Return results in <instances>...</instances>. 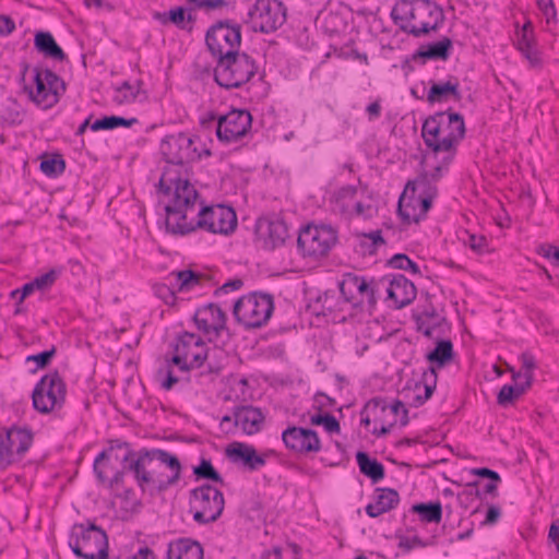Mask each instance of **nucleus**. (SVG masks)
I'll return each mask as SVG.
<instances>
[{
    "label": "nucleus",
    "instance_id": "nucleus-1",
    "mask_svg": "<svg viewBox=\"0 0 559 559\" xmlns=\"http://www.w3.org/2000/svg\"><path fill=\"white\" fill-rule=\"evenodd\" d=\"M158 190L166 195L171 194L170 202L165 206L166 230L171 235L186 236L201 229L228 236L237 228V215L231 206L201 205L195 212L198 191L187 178L176 177L173 169L162 174Z\"/></svg>",
    "mask_w": 559,
    "mask_h": 559
},
{
    "label": "nucleus",
    "instance_id": "nucleus-2",
    "mask_svg": "<svg viewBox=\"0 0 559 559\" xmlns=\"http://www.w3.org/2000/svg\"><path fill=\"white\" fill-rule=\"evenodd\" d=\"M110 457L124 464V468L133 474L142 491L148 485L164 491L176 485L181 477V463L176 455L160 449L142 448L135 451L129 442L112 439L94 461V473L102 484L107 480Z\"/></svg>",
    "mask_w": 559,
    "mask_h": 559
},
{
    "label": "nucleus",
    "instance_id": "nucleus-3",
    "mask_svg": "<svg viewBox=\"0 0 559 559\" xmlns=\"http://www.w3.org/2000/svg\"><path fill=\"white\" fill-rule=\"evenodd\" d=\"M390 15L403 33L416 38L438 31L444 23L443 9L432 0H399Z\"/></svg>",
    "mask_w": 559,
    "mask_h": 559
},
{
    "label": "nucleus",
    "instance_id": "nucleus-4",
    "mask_svg": "<svg viewBox=\"0 0 559 559\" xmlns=\"http://www.w3.org/2000/svg\"><path fill=\"white\" fill-rule=\"evenodd\" d=\"M464 118L459 112L451 110L439 111L429 116L423 123L421 136L425 144L433 153L447 152L454 154L457 144L465 136ZM453 155L445 157L449 164Z\"/></svg>",
    "mask_w": 559,
    "mask_h": 559
},
{
    "label": "nucleus",
    "instance_id": "nucleus-5",
    "mask_svg": "<svg viewBox=\"0 0 559 559\" xmlns=\"http://www.w3.org/2000/svg\"><path fill=\"white\" fill-rule=\"evenodd\" d=\"M438 194L436 185H431L427 173L408 181L399 200L397 212L404 223H419L432 206Z\"/></svg>",
    "mask_w": 559,
    "mask_h": 559
},
{
    "label": "nucleus",
    "instance_id": "nucleus-6",
    "mask_svg": "<svg viewBox=\"0 0 559 559\" xmlns=\"http://www.w3.org/2000/svg\"><path fill=\"white\" fill-rule=\"evenodd\" d=\"M69 546L78 558L107 559L108 536L94 523L74 524L69 536Z\"/></svg>",
    "mask_w": 559,
    "mask_h": 559
},
{
    "label": "nucleus",
    "instance_id": "nucleus-7",
    "mask_svg": "<svg viewBox=\"0 0 559 559\" xmlns=\"http://www.w3.org/2000/svg\"><path fill=\"white\" fill-rule=\"evenodd\" d=\"M254 59L246 52H235L216 60L214 79L226 88H238L249 82L257 73Z\"/></svg>",
    "mask_w": 559,
    "mask_h": 559
},
{
    "label": "nucleus",
    "instance_id": "nucleus-8",
    "mask_svg": "<svg viewBox=\"0 0 559 559\" xmlns=\"http://www.w3.org/2000/svg\"><path fill=\"white\" fill-rule=\"evenodd\" d=\"M33 86H25L28 97L43 109L52 108L66 93L64 81L53 71L43 67H34Z\"/></svg>",
    "mask_w": 559,
    "mask_h": 559
},
{
    "label": "nucleus",
    "instance_id": "nucleus-9",
    "mask_svg": "<svg viewBox=\"0 0 559 559\" xmlns=\"http://www.w3.org/2000/svg\"><path fill=\"white\" fill-rule=\"evenodd\" d=\"M274 310L273 297L270 294L252 293L239 298L234 306V317L247 329L264 325Z\"/></svg>",
    "mask_w": 559,
    "mask_h": 559
},
{
    "label": "nucleus",
    "instance_id": "nucleus-10",
    "mask_svg": "<svg viewBox=\"0 0 559 559\" xmlns=\"http://www.w3.org/2000/svg\"><path fill=\"white\" fill-rule=\"evenodd\" d=\"M190 512L201 525L216 522L225 507L224 495L212 485L204 484L190 491Z\"/></svg>",
    "mask_w": 559,
    "mask_h": 559
},
{
    "label": "nucleus",
    "instance_id": "nucleus-11",
    "mask_svg": "<svg viewBox=\"0 0 559 559\" xmlns=\"http://www.w3.org/2000/svg\"><path fill=\"white\" fill-rule=\"evenodd\" d=\"M67 385L58 371L44 376L35 385L32 394L34 408L48 414L60 409L66 401Z\"/></svg>",
    "mask_w": 559,
    "mask_h": 559
},
{
    "label": "nucleus",
    "instance_id": "nucleus-12",
    "mask_svg": "<svg viewBox=\"0 0 559 559\" xmlns=\"http://www.w3.org/2000/svg\"><path fill=\"white\" fill-rule=\"evenodd\" d=\"M386 280L368 282L365 277L353 273H346L340 283V292L344 301L350 302L354 307H362L366 301L371 310L377 305V295L380 293Z\"/></svg>",
    "mask_w": 559,
    "mask_h": 559
},
{
    "label": "nucleus",
    "instance_id": "nucleus-13",
    "mask_svg": "<svg viewBox=\"0 0 559 559\" xmlns=\"http://www.w3.org/2000/svg\"><path fill=\"white\" fill-rule=\"evenodd\" d=\"M286 11L283 2L278 0H257L249 9L245 22L253 32L273 33L286 22Z\"/></svg>",
    "mask_w": 559,
    "mask_h": 559
},
{
    "label": "nucleus",
    "instance_id": "nucleus-14",
    "mask_svg": "<svg viewBox=\"0 0 559 559\" xmlns=\"http://www.w3.org/2000/svg\"><path fill=\"white\" fill-rule=\"evenodd\" d=\"M160 153L170 166L167 169H173L175 176L181 178L176 166H185L195 160H199L202 153L198 150L194 140L186 133H177L167 135L160 143Z\"/></svg>",
    "mask_w": 559,
    "mask_h": 559
},
{
    "label": "nucleus",
    "instance_id": "nucleus-15",
    "mask_svg": "<svg viewBox=\"0 0 559 559\" xmlns=\"http://www.w3.org/2000/svg\"><path fill=\"white\" fill-rule=\"evenodd\" d=\"M171 364L182 371L203 367L209 359V350L200 336L185 332L180 334L173 346Z\"/></svg>",
    "mask_w": 559,
    "mask_h": 559
},
{
    "label": "nucleus",
    "instance_id": "nucleus-16",
    "mask_svg": "<svg viewBox=\"0 0 559 559\" xmlns=\"http://www.w3.org/2000/svg\"><path fill=\"white\" fill-rule=\"evenodd\" d=\"M205 43L216 60L238 52L241 44V27L229 21H219L206 32Z\"/></svg>",
    "mask_w": 559,
    "mask_h": 559
},
{
    "label": "nucleus",
    "instance_id": "nucleus-17",
    "mask_svg": "<svg viewBox=\"0 0 559 559\" xmlns=\"http://www.w3.org/2000/svg\"><path fill=\"white\" fill-rule=\"evenodd\" d=\"M366 411H372L373 420L381 424L380 428L374 427L371 431L376 437L386 436L397 424L399 416L401 426H406L409 421L408 411L399 400L388 404L383 397H373L366 403Z\"/></svg>",
    "mask_w": 559,
    "mask_h": 559
},
{
    "label": "nucleus",
    "instance_id": "nucleus-18",
    "mask_svg": "<svg viewBox=\"0 0 559 559\" xmlns=\"http://www.w3.org/2000/svg\"><path fill=\"white\" fill-rule=\"evenodd\" d=\"M336 231L331 226L308 225L299 231L297 246L305 257H323L336 242Z\"/></svg>",
    "mask_w": 559,
    "mask_h": 559
},
{
    "label": "nucleus",
    "instance_id": "nucleus-19",
    "mask_svg": "<svg viewBox=\"0 0 559 559\" xmlns=\"http://www.w3.org/2000/svg\"><path fill=\"white\" fill-rule=\"evenodd\" d=\"M252 116L246 109H233L217 118L216 135L223 143L242 139L251 129Z\"/></svg>",
    "mask_w": 559,
    "mask_h": 559
},
{
    "label": "nucleus",
    "instance_id": "nucleus-20",
    "mask_svg": "<svg viewBox=\"0 0 559 559\" xmlns=\"http://www.w3.org/2000/svg\"><path fill=\"white\" fill-rule=\"evenodd\" d=\"M282 441L289 451L307 455L321 450L318 432L310 428L289 426L282 432Z\"/></svg>",
    "mask_w": 559,
    "mask_h": 559
},
{
    "label": "nucleus",
    "instance_id": "nucleus-21",
    "mask_svg": "<svg viewBox=\"0 0 559 559\" xmlns=\"http://www.w3.org/2000/svg\"><path fill=\"white\" fill-rule=\"evenodd\" d=\"M255 236L263 249L274 250L285 243L288 227L278 217H261L255 223Z\"/></svg>",
    "mask_w": 559,
    "mask_h": 559
},
{
    "label": "nucleus",
    "instance_id": "nucleus-22",
    "mask_svg": "<svg viewBox=\"0 0 559 559\" xmlns=\"http://www.w3.org/2000/svg\"><path fill=\"white\" fill-rule=\"evenodd\" d=\"M226 313L215 304H209L199 308L193 321L199 331L213 342L226 329Z\"/></svg>",
    "mask_w": 559,
    "mask_h": 559
},
{
    "label": "nucleus",
    "instance_id": "nucleus-23",
    "mask_svg": "<svg viewBox=\"0 0 559 559\" xmlns=\"http://www.w3.org/2000/svg\"><path fill=\"white\" fill-rule=\"evenodd\" d=\"M170 286L166 284H157L154 290L157 297L163 299L166 304H173L175 300V288L178 292H190L197 286L201 285L202 275L191 270H182L173 272L169 275Z\"/></svg>",
    "mask_w": 559,
    "mask_h": 559
},
{
    "label": "nucleus",
    "instance_id": "nucleus-24",
    "mask_svg": "<svg viewBox=\"0 0 559 559\" xmlns=\"http://www.w3.org/2000/svg\"><path fill=\"white\" fill-rule=\"evenodd\" d=\"M386 283L382 288H385L386 299L392 301L395 309H402L413 302L416 298L417 289L413 282L402 274L383 276Z\"/></svg>",
    "mask_w": 559,
    "mask_h": 559
},
{
    "label": "nucleus",
    "instance_id": "nucleus-25",
    "mask_svg": "<svg viewBox=\"0 0 559 559\" xmlns=\"http://www.w3.org/2000/svg\"><path fill=\"white\" fill-rule=\"evenodd\" d=\"M235 427L243 433L252 436L258 433L265 420V416L259 407L252 405L234 406Z\"/></svg>",
    "mask_w": 559,
    "mask_h": 559
},
{
    "label": "nucleus",
    "instance_id": "nucleus-26",
    "mask_svg": "<svg viewBox=\"0 0 559 559\" xmlns=\"http://www.w3.org/2000/svg\"><path fill=\"white\" fill-rule=\"evenodd\" d=\"M227 456L234 463H242L249 471H258L266 463V454H258L253 445L242 442H234L226 449Z\"/></svg>",
    "mask_w": 559,
    "mask_h": 559
},
{
    "label": "nucleus",
    "instance_id": "nucleus-27",
    "mask_svg": "<svg viewBox=\"0 0 559 559\" xmlns=\"http://www.w3.org/2000/svg\"><path fill=\"white\" fill-rule=\"evenodd\" d=\"M460 100V82L457 78H450L447 82L432 83L428 91L427 102L429 104L444 103L449 99Z\"/></svg>",
    "mask_w": 559,
    "mask_h": 559
},
{
    "label": "nucleus",
    "instance_id": "nucleus-28",
    "mask_svg": "<svg viewBox=\"0 0 559 559\" xmlns=\"http://www.w3.org/2000/svg\"><path fill=\"white\" fill-rule=\"evenodd\" d=\"M377 498L374 503L366 507V513L370 518H377L385 512L395 509L400 502V495L393 488H377Z\"/></svg>",
    "mask_w": 559,
    "mask_h": 559
},
{
    "label": "nucleus",
    "instance_id": "nucleus-29",
    "mask_svg": "<svg viewBox=\"0 0 559 559\" xmlns=\"http://www.w3.org/2000/svg\"><path fill=\"white\" fill-rule=\"evenodd\" d=\"M166 559H203V548L199 542L179 538L168 544Z\"/></svg>",
    "mask_w": 559,
    "mask_h": 559
},
{
    "label": "nucleus",
    "instance_id": "nucleus-30",
    "mask_svg": "<svg viewBox=\"0 0 559 559\" xmlns=\"http://www.w3.org/2000/svg\"><path fill=\"white\" fill-rule=\"evenodd\" d=\"M452 48V40L449 37H443L439 41L421 45L413 55V60L423 59L424 62L427 60L445 61L449 59Z\"/></svg>",
    "mask_w": 559,
    "mask_h": 559
},
{
    "label": "nucleus",
    "instance_id": "nucleus-31",
    "mask_svg": "<svg viewBox=\"0 0 559 559\" xmlns=\"http://www.w3.org/2000/svg\"><path fill=\"white\" fill-rule=\"evenodd\" d=\"M516 47L533 66L540 63L539 52L535 48L533 25L526 22L518 32Z\"/></svg>",
    "mask_w": 559,
    "mask_h": 559
},
{
    "label": "nucleus",
    "instance_id": "nucleus-32",
    "mask_svg": "<svg viewBox=\"0 0 559 559\" xmlns=\"http://www.w3.org/2000/svg\"><path fill=\"white\" fill-rule=\"evenodd\" d=\"M34 46L36 50L43 53L46 58L63 61L67 55L62 48L57 44L50 32L39 31L35 34Z\"/></svg>",
    "mask_w": 559,
    "mask_h": 559
},
{
    "label": "nucleus",
    "instance_id": "nucleus-33",
    "mask_svg": "<svg viewBox=\"0 0 559 559\" xmlns=\"http://www.w3.org/2000/svg\"><path fill=\"white\" fill-rule=\"evenodd\" d=\"M153 17L163 25L174 24L180 29L191 31L195 17L191 13L186 14V9L176 7L169 12H155Z\"/></svg>",
    "mask_w": 559,
    "mask_h": 559
},
{
    "label": "nucleus",
    "instance_id": "nucleus-34",
    "mask_svg": "<svg viewBox=\"0 0 559 559\" xmlns=\"http://www.w3.org/2000/svg\"><path fill=\"white\" fill-rule=\"evenodd\" d=\"M5 442L12 448V453L23 455L33 442V435L28 429L11 427L5 430Z\"/></svg>",
    "mask_w": 559,
    "mask_h": 559
},
{
    "label": "nucleus",
    "instance_id": "nucleus-35",
    "mask_svg": "<svg viewBox=\"0 0 559 559\" xmlns=\"http://www.w3.org/2000/svg\"><path fill=\"white\" fill-rule=\"evenodd\" d=\"M356 461L360 473L370 478L373 484L384 478V466L378 460L371 459L368 453L358 451L356 453Z\"/></svg>",
    "mask_w": 559,
    "mask_h": 559
},
{
    "label": "nucleus",
    "instance_id": "nucleus-36",
    "mask_svg": "<svg viewBox=\"0 0 559 559\" xmlns=\"http://www.w3.org/2000/svg\"><path fill=\"white\" fill-rule=\"evenodd\" d=\"M441 320L433 307L426 308L416 317L417 331L427 337H431L433 330L440 325Z\"/></svg>",
    "mask_w": 559,
    "mask_h": 559
},
{
    "label": "nucleus",
    "instance_id": "nucleus-37",
    "mask_svg": "<svg viewBox=\"0 0 559 559\" xmlns=\"http://www.w3.org/2000/svg\"><path fill=\"white\" fill-rule=\"evenodd\" d=\"M427 360L436 364L439 368L444 367L453 358V344L450 340L437 342L433 350L427 354Z\"/></svg>",
    "mask_w": 559,
    "mask_h": 559
},
{
    "label": "nucleus",
    "instance_id": "nucleus-38",
    "mask_svg": "<svg viewBox=\"0 0 559 559\" xmlns=\"http://www.w3.org/2000/svg\"><path fill=\"white\" fill-rule=\"evenodd\" d=\"M412 512L418 514L423 522L439 523L442 518V506L439 501L416 503L412 507Z\"/></svg>",
    "mask_w": 559,
    "mask_h": 559
},
{
    "label": "nucleus",
    "instance_id": "nucleus-39",
    "mask_svg": "<svg viewBox=\"0 0 559 559\" xmlns=\"http://www.w3.org/2000/svg\"><path fill=\"white\" fill-rule=\"evenodd\" d=\"M139 120L136 118H123L119 116H105L100 119H97L95 122L91 124V129L93 131L100 130H114L119 127L130 128L133 124L138 123Z\"/></svg>",
    "mask_w": 559,
    "mask_h": 559
},
{
    "label": "nucleus",
    "instance_id": "nucleus-40",
    "mask_svg": "<svg viewBox=\"0 0 559 559\" xmlns=\"http://www.w3.org/2000/svg\"><path fill=\"white\" fill-rule=\"evenodd\" d=\"M140 81H136L134 84L124 81L120 86L115 88L112 100L118 105L133 103L140 94Z\"/></svg>",
    "mask_w": 559,
    "mask_h": 559
},
{
    "label": "nucleus",
    "instance_id": "nucleus-41",
    "mask_svg": "<svg viewBox=\"0 0 559 559\" xmlns=\"http://www.w3.org/2000/svg\"><path fill=\"white\" fill-rule=\"evenodd\" d=\"M531 385H526V382H520V380L515 381L514 385L506 384L503 385L497 396V402L501 406H508L512 404L515 400H518L527 388Z\"/></svg>",
    "mask_w": 559,
    "mask_h": 559
},
{
    "label": "nucleus",
    "instance_id": "nucleus-42",
    "mask_svg": "<svg viewBox=\"0 0 559 559\" xmlns=\"http://www.w3.org/2000/svg\"><path fill=\"white\" fill-rule=\"evenodd\" d=\"M66 169V162L60 154L44 155L40 162V170L48 177H58Z\"/></svg>",
    "mask_w": 559,
    "mask_h": 559
},
{
    "label": "nucleus",
    "instance_id": "nucleus-43",
    "mask_svg": "<svg viewBox=\"0 0 559 559\" xmlns=\"http://www.w3.org/2000/svg\"><path fill=\"white\" fill-rule=\"evenodd\" d=\"M384 243L385 241L382 237V233L379 229L362 234L359 241L362 254L369 255L374 254L377 249Z\"/></svg>",
    "mask_w": 559,
    "mask_h": 559
},
{
    "label": "nucleus",
    "instance_id": "nucleus-44",
    "mask_svg": "<svg viewBox=\"0 0 559 559\" xmlns=\"http://www.w3.org/2000/svg\"><path fill=\"white\" fill-rule=\"evenodd\" d=\"M336 297L334 293L325 292L320 295L317 300L311 305L316 316L326 317L335 311Z\"/></svg>",
    "mask_w": 559,
    "mask_h": 559
},
{
    "label": "nucleus",
    "instance_id": "nucleus-45",
    "mask_svg": "<svg viewBox=\"0 0 559 559\" xmlns=\"http://www.w3.org/2000/svg\"><path fill=\"white\" fill-rule=\"evenodd\" d=\"M521 361H522V371L514 372L512 374V378L514 381L524 379V382H526V385H531L533 381V370L536 367L535 358L530 353H523L521 355Z\"/></svg>",
    "mask_w": 559,
    "mask_h": 559
},
{
    "label": "nucleus",
    "instance_id": "nucleus-46",
    "mask_svg": "<svg viewBox=\"0 0 559 559\" xmlns=\"http://www.w3.org/2000/svg\"><path fill=\"white\" fill-rule=\"evenodd\" d=\"M356 194L357 188L350 185L344 186L335 192V202L342 212H347L352 209Z\"/></svg>",
    "mask_w": 559,
    "mask_h": 559
},
{
    "label": "nucleus",
    "instance_id": "nucleus-47",
    "mask_svg": "<svg viewBox=\"0 0 559 559\" xmlns=\"http://www.w3.org/2000/svg\"><path fill=\"white\" fill-rule=\"evenodd\" d=\"M193 474L198 478L209 479L214 483L224 484L221 474L214 468L210 460L202 459L200 464L193 468Z\"/></svg>",
    "mask_w": 559,
    "mask_h": 559
},
{
    "label": "nucleus",
    "instance_id": "nucleus-48",
    "mask_svg": "<svg viewBox=\"0 0 559 559\" xmlns=\"http://www.w3.org/2000/svg\"><path fill=\"white\" fill-rule=\"evenodd\" d=\"M310 423L316 426H323L324 429L330 433H338L341 426L338 420L331 414H317L311 416Z\"/></svg>",
    "mask_w": 559,
    "mask_h": 559
},
{
    "label": "nucleus",
    "instance_id": "nucleus-49",
    "mask_svg": "<svg viewBox=\"0 0 559 559\" xmlns=\"http://www.w3.org/2000/svg\"><path fill=\"white\" fill-rule=\"evenodd\" d=\"M23 116V111L16 102H10L1 114L2 120L11 126L21 123Z\"/></svg>",
    "mask_w": 559,
    "mask_h": 559
},
{
    "label": "nucleus",
    "instance_id": "nucleus-50",
    "mask_svg": "<svg viewBox=\"0 0 559 559\" xmlns=\"http://www.w3.org/2000/svg\"><path fill=\"white\" fill-rule=\"evenodd\" d=\"M58 272L50 270L49 272L35 277L32 282L36 290L45 292L49 289L56 282Z\"/></svg>",
    "mask_w": 559,
    "mask_h": 559
},
{
    "label": "nucleus",
    "instance_id": "nucleus-51",
    "mask_svg": "<svg viewBox=\"0 0 559 559\" xmlns=\"http://www.w3.org/2000/svg\"><path fill=\"white\" fill-rule=\"evenodd\" d=\"M171 360L167 362L165 368L158 370V377L162 379L160 385L164 390L169 391L179 381L171 370Z\"/></svg>",
    "mask_w": 559,
    "mask_h": 559
},
{
    "label": "nucleus",
    "instance_id": "nucleus-52",
    "mask_svg": "<svg viewBox=\"0 0 559 559\" xmlns=\"http://www.w3.org/2000/svg\"><path fill=\"white\" fill-rule=\"evenodd\" d=\"M13 461L12 448L5 442V436L0 435V468H7Z\"/></svg>",
    "mask_w": 559,
    "mask_h": 559
},
{
    "label": "nucleus",
    "instance_id": "nucleus-53",
    "mask_svg": "<svg viewBox=\"0 0 559 559\" xmlns=\"http://www.w3.org/2000/svg\"><path fill=\"white\" fill-rule=\"evenodd\" d=\"M465 243L476 253H484L487 250L488 240L483 235L468 234Z\"/></svg>",
    "mask_w": 559,
    "mask_h": 559
},
{
    "label": "nucleus",
    "instance_id": "nucleus-54",
    "mask_svg": "<svg viewBox=\"0 0 559 559\" xmlns=\"http://www.w3.org/2000/svg\"><path fill=\"white\" fill-rule=\"evenodd\" d=\"M55 355H56V347L52 346L50 349L28 356L26 358V361H35L37 365V368H45L50 364V361Z\"/></svg>",
    "mask_w": 559,
    "mask_h": 559
},
{
    "label": "nucleus",
    "instance_id": "nucleus-55",
    "mask_svg": "<svg viewBox=\"0 0 559 559\" xmlns=\"http://www.w3.org/2000/svg\"><path fill=\"white\" fill-rule=\"evenodd\" d=\"M538 253L544 258L551 260L552 264L559 266V248L552 245H543L538 248Z\"/></svg>",
    "mask_w": 559,
    "mask_h": 559
},
{
    "label": "nucleus",
    "instance_id": "nucleus-56",
    "mask_svg": "<svg viewBox=\"0 0 559 559\" xmlns=\"http://www.w3.org/2000/svg\"><path fill=\"white\" fill-rule=\"evenodd\" d=\"M426 544L418 537L414 536L412 538L401 536L399 538V547L402 548L404 551L408 552L415 547H425Z\"/></svg>",
    "mask_w": 559,
    "mask_h": 559
},
{
    "label": "nucleus",
    "instance_id": "nucleus-57",
    "mask_svg": "<svg viewBox=\"0 0 559 559\" xmlns=\"http://www.w3.org/2000/svg\"><path fill=\"white\" fill-rule=\"evenodd\" d=\"M15 22L9 15H0V37L11 35L15 31Z\"/></svg>",
    "mask_w": 559,
    "mask_h": 559
},
{
    "label": "nucleus",
    "instance_id": "nucleus-58",
    "mask_svg": "<svg viewBox=\"0 0 559 559\" xmlns=\"http://www.w3.org/2000/svg\"><path fill=\"white\" fill-rule=\"evenodd\" d=\"M352 209L355 211L357 216L364 218H371L373 216L374 210L370 204H364L360 201H355L353 203Z\"/></svg>",
    "mask_w": 559,
    "mask_h": 559
},
{
    "label": "nucleus",
    "instance_id": "nucleus-59",
    "mask_svg": "<svg viewBox=\"0 0 559 559\" xmlns=\"http://www.w3.org/2000/svg\"><path fill=\"white\" fill-rule=\"evenodd\" d=\"M501 518V509L498 506H490L486 512L485 520L481 522V525H493Z\"/></svg>",
    "mask_w": 559,
    "mask_h": 559
},
{
    "label": "nucleus",
    "instance_id": "nucleus-60",
    "mask_svg": "<svg viewBox=\"0 0 559 559\" xmlns=\"http://www.w3.org/2000/svg\"><path fill=\"white\" fill-rule=\"evenodd\" d=\"M538 8L544 12L547 22H550V19L555 17L556 9L552 0H538Z\"/></svg>",
    "mask_w": 559,
    "mask_h": 559
},
{
    "label": "nucleus",
    "instance_id": "nucleus-61",
    "mask_svg": "<svg viewBox=\"0 0 559 559\" xmlns=\"http://www.w3.org/2000/svg\"><path fill=\"white\" fill-rule=\"evenodd\" d=\"M127 472H130V471L126 469L123 466L121 471H116V473L114 474V476L111 478L107 477V480L105 484H107V486L110 489H117L119 487V485H121L123 483V478H124V475Z\"/></svg>",
    "mask_w": 559,
    "mask_h": 559
},
{
    "label": "nucleus",
    "instance_id": "nucleus-62",
    "mask_svg": "<svg viewBox=\"0 0 559 559\" xmlns=\"http://www.w3.org/2000/svg\"><path fill=\"white\" fill-rule=\"evenodd\" d=\"M472 474L483 478H488L489 480L501 481L500 475L497 472L487 467L474 468L472 469Z\"/></svg>",
    "mask_w": 559,
    "mask_h": 559
},
{
    "label": "nucleus",
    "instance_id": "nucleus-63",
    "mask_svg": "<svg viewBox=\"0 0 559 559\" xmlns=\"http://www.w3.org/2000/svg\"><path fill=\"white\" fill-rule=\"evenodd\" d=\"M408 257L404 253H396L394 254L389 261L388 264L397 270H406V261Z\"/></svg>",
    "mask_w": 559,
    "mask_h": 559
},
{
    "label": "nucleus",
    "instance_id": "nucleus-64",
    "mask_svg": "<svg viewBox=\"0 0 559 559\" xmlns=\"http://www.w3.org/2000/svg\"><path fill=\"white\" fill-rule=\"evenodd\" d=\"M242 285H243V282L240 278L231 280V281L225 283L218 289H216L215 295H219L221 293H227L229 290H238L242 287Z\"/></svg>",
    "mask_w": 559,
    "mask_h": 559
}]
</instances>
